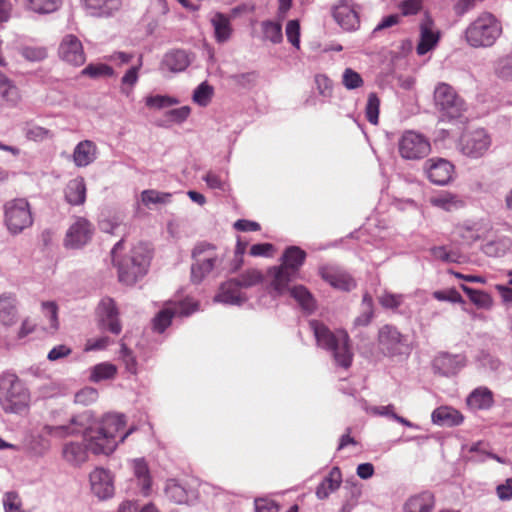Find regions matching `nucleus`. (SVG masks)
Instances as JSON below:
<instances>
[{"label":"nucleus","mask_w":512,"mask_h":512,"mask_svg":"<svg viewBox=\"0 0 512 512\" xmlns=\"http://www.w3.org/2000/svg\"><path fill=\"white\" fill-rule=\"evenodd\" d=\"M126 425V417L120 413H107L95 427L86 430L84 441L87 442L89 451L95 455H110L130 434L134 427H130L123 434Z\"/></svg>","instance_id":"1"},{"label":"nucleus","mask_w":512,"mask_h":512,"mask_svg":"<svg viewBox=\"0 0 512 512\" xmlns=\"http://www.w3.org/2000/svg\"><path fill=\"white\" fill-rule=\"evenodd\" d=\"M123 243L124 241L121 239L114 245L111 256L113 263L118 268L119 281L126 285H133L147 273L151 253L147 244L139 243L130 250L129 254L119 258Z\"/></svg>","instance_id":"2"},{"label":"nucleus","mask_w":512,"mask_h":512,"mask_svg":"<svg viewBox=\"0 0 512 512\" xmlns=\"http://www.w3.org/2000/svg\"><path fill=\"white\" fill-rule=\"evenodd\" d=\"M309 327L317 345L331 354L337 366L348 369L353 361V351L348 333L342 329L333 332L318 320H311Z\"/></svg>","instance_id":"3"},{"label":"nucleus","mask_w":512,"mask_h":512,"mask_svg":"<svg viewBox=\"0 0 512 512\" xmlns=\"http://www.w3.org/2000/svg\"><path fill=\"white\" fill-rule=\"evenodd\" d=\"M502 34V25L490 12H482L465 29L464 39L473 48L492 47Z\"/></svg>","instance_id":"4"},{"label":"nucleus","mask_w":512,"mask_h":512,"mask_svg":"<svg viewBox=\"0 0 512 512\" xmlns=\"http://www.w3.org/2000/svg\"><path fill=\"white\" fill-rule=\"evenodd\" d=\"M30 393L14 373L0 376V406L6 413H20L28 407Z\"/></svg>","instance_id":"5"},{"label":"nucleus","mask_w":512,"mask_h":512,"mask_svg":"<svg viewBox=\"0 0 512 512\" xmlns=\"http://www.w3.org/2000/svg\"><path fill=\"white\" fill-rule=\"evenodd\" d=\"M305 257L306 253L302 249L291 246L282 255V265L269 270V275L272 278L271 288L275 295H281L285 291L286 284L293 280Z\"/></svg>","instance_id":"6"},{"label":"nucleus","mask_w":512,"mask_h":512,"mask_svg":"<svg viewBox=\"0 0 512 512\" xmlns=\"http://www.w3.org/2000/svg\"><path fill=\"white\" fill-rule=\"evenodd\" d=\"M192 260L191 281L199 284L221 266L223 257L214 245L200 242L192 250Z\"/></svg>","instance_id":"7"},{"label":"nucleus","mask_w":512,"mask_h":512,"mask_svg":"<svg viewBox=\"0 0 512 512\" xmlns=\"http://www.w3.org/2000/svg\"><path fill=\"white\" fill-rule=\"evenodd\" d=\"M4 223L12 235H18L33 224L29 202L16 198L4 204Z\"/></svg>","instance_id":"8"},{"label":"nucleus","mask_w":512,"mask_h":512,"mask_svg":"<svg viewBox=\"0 0 512 512\" xmlns=\"http://www.w3.org/2000/svg\"><path fill=\"white\" fill-rule=\"evenodd\" d=\"M434 101L442 118L449 120L458 119L466 111L465 101L456 93L452 86L446 83H440L436 86Z\"/></svg>","instance_id":"9"},{"label":"nucleus","mask_w":512,"mask_h":512,"mask_svg":"<svg viewBox=\"0 0 512 512\" xmlns=\"http://www.w3.org/2000/svg\"><path fill=\"white\" fill-rule=\"evenodd\" d=\"M254 284H256V272L251 270L240 275L237 279H231L223 283L214 297V301L229 305H241L247 300L242 289Z\"/></svg>","instance_id":"10"},{"label":"nucleus","mask_w":512,"mask_h":512,"mask_svg":"<svg viewBox=\"0 0 512 512\" xmlns=\"http://www.w3.org/2000/svg\"><path fill=\"white\" fill-rule=\"evenodd\" d=\"M82 431V425L77 417H72L67 425H45L41 433L31 442V450L34 454L43 456L51 449V442L48 437L62 439Z\"/></svg>","instance_id":"11"},{"label":"nucleus","mask_w":512,"mask_h":512,"mask_svg":"<svg viewBox=\"0 0 512 512\" xmlns=\"http://www.w3.org/2000/svg\"><path fill=\"white\" fill-rule=\"evenodd\" d=\"M197 310L198 303L190 298L184 300H170L153 318V329L158 333H163L171 324L172 318L176 316L187 317Z\"/></svg>","instance_id":"12"},{"label":"nucleus","mask_w":512,"mask_h":512,"mask_svg":"<svg viewBox=\"0 0 512 512\" xmlns=\"http://www.w3.org/2000/svg\"><path fill=\"white\" fill-rule=\"evenodd\" d=\"M398 152L405 160H420L431 152V143L422 133L406 130L398 140Z\"/></svg>","instance_id":"13"},{"label":"nucleus","mask_w":512,"mask_h":512,"mask_svg":"<svg viewBox=\"0 0 512 512\" xmlns=\"http://www.w3.org/2000/svg\"><path fill=\"white\" fill-rule=\"evenodd\" d=\"M490 146L491 138L482 128L463 133L459 141L462 154L473 159L484 156Z\"/></svg>","instance_id":"14"},{"label":"nucleus","mask_w":512,"mask_h":512,"mask_svg":"<svg viewBox=\"0 0 512 512\" xmlns=\"http://www.w3.org/2000/svg\"><path fill=\"white\" fill-rule=\"evenodd\" d=\"M253 13V6L251 5H240L234 7L231 10L230 15H226L221 12H216L212 15L210 22L214 30V38L217 43L223 44L230 40L233 34V28L231 26V18H235L241 14Z\"/></svg>","instance_id":"15"},{"label":"nucleus","mask_w":512,"mask_h":512,"mask_svg":"<svg viewBox=\"0 0 512 512\" xmlns=\"http://www.w3.org/2000/svg\"><path fill=\"white\" fill-rule=\"evenodd\" d=\"M361 6L353 0H341L333 8V18L345 31H356L360 27Z\"/></svg>","instance_id":"16"},{"label":"nucleus","mask_w":512,"mask_h":512,"mask_svg":"<svg viewBox=\"0 0 512 512\" xmlns=\"http://www.w3.org/2000/svg\"><path fill=\"white\" fill-rule=\"evenodd\" d=\"M378 345L385 356H396L404 353L405 338L392 325H384L378 332Z\"/></svg>","instance_id":"17"},{"label":"nucleus","mask_w":512,"mask_h":512,"mask_svg":"<svg viewBox=\"0 0 512 512\" xmlns=\"http://www.w3.org/2000/svg\"><path fill=\"white\" fill-rule=\"evenodd\" d=\"M93 225L83 217H76L68 228L64 245L67 248L78 249L85 246L92 238Z\"/></svg>","instance_id":"18"},{"label":"nucleus","mask_w":512,"mask_h":512,"mask_svg":"<svg viewBox=\"0 0 512 512\" xmlns=\"http://www.w3.org/2000/svg\"><path fill=\"white\" fill-rule=\"evenodd\" d=\"M424 171L431 183L444 186L452 180L454 166L444 158H430L424 164Z\"/></svg>","instance_id":"19"},{"label":"nucleus","mask_w":512,"mask_h":512,"mask_svg":"<svg viewBox=\"0 0 512 512\" xmlns=\"http://www.w3.org/2000/svg\"><path fill=\"white\" fill-rule=\"evenodd\" d=\"M100 328L118 335L122 331L119 321V313L116 304L112 298L106 297L101 300L97 308Z\"/></svg>","instance_id":"20"},{"label":"nucleus","mask_w":512,"mask_h":512,"mask_svg":"<svg viewBox=\"0 0 512 512\" xmlns=\"http://www.w3.org/2000/svg\"><path fill=\"white\" fill-rule=\"evenodd\" d=\"M59 57L74 66H81L86 61L83 45L77 36L68 34L62 38L58 49Z\"/></svg>","instance_id":"21"},{"label":"nucleus","mask_w":512,"mask_h":512,"mask_svg":"<svg viewBox=\"0 0 512 512\" xmlns=\"http://www.w3.org/2000/svg\"><path fill=\"white\" fill-rule=\"evenodd\" d=\"M419 32L420 35L419 42L416 46V53L419 56H423L437 46L441 38V32L435 27L433 20L429 16H425L420 22Z\"/></svg>","instance_id":"22"},{"label":"nucleus","mask_w":512,"mask_h":512,"mask_svg":"<svg viewBox=\"0 0 512 512\" xmlns=\"http://www.w3.org/2000/svg\"><path fill=\"white\" fill-rule=\"evenodd\" d=\"M91 490L101 500L114 495V479L112 473L104 468H96L90 473Z\"/></svg>","instance_id":"23"},{"label":"nucleus","mask_w":512,"mask_h":512,"mask_svg":"<svg viewBox=\"0 0 512 512\" xmlns=\"http://www.w3.org/2000/svg\"><path fill=\"white\" fill-rule=\"evenodd\" d=\"M466 365L462 354L439 353L433 360V368L443 376L457 374Z\"/></svg>","instance_id":"24"},{"label":"nucleus","mask_w":512,"mask_h":512,"mask_svg":"<svg viewBox=\"0 0 512 512\" xmlns=\"http://www.w3.org/2000/svg\"><path fill=\"white\" fill-rule=\"evenodd\" d=\"M323 280L332 287L343 291H351L356 287L355 280L343 269L335 266H326L320 269Z\"/></svg>","instance_id":"25"},{"label":"nucleus","mask_w":512,"mask_h":512,"mask_svg":"<svg viewBox=\"0 0 512 512\" xmlns=\"http://www.w3.org/2000/svg\"><path fill=\"white\" fill-rule=\"evenodd\" d=\"M193 60L192 54L183 49H174L167 52L161 62L163 69L179 73L187 69Z\"/></svg>","instance_id":"26"},{"label":"nucleus","mask_w":512,"mask_h":512,"mask_svg":"<svg viewBox=\"0 0 512 512\" xmlns=\"http://www.w3.org/2000/svg\"><path fill=\"white\" fill-rule=\"evenodd\" d=\"M87 13L94 17H110L122 7V0H81Z\"/></svg>","instance_id":"27"},{"label":"nucleus","mask_w":512,"mask_h":512,"mask_svg":"<svg viewBox=\"0 0 512 512\" xmlns=\"http://www.w3.org/2000/svg\"><path fill=\"white\" fill-rule=\"evenodd\" d=\"M435 495L428 490L411 495L403 505L404 512H432L435 507Z\"/></svg>","instance_id":"28"},{"label":"nucleus","mask_w":512,"mask_h":512,"mask_svg":"<svg viewBox=\"0 0 512 512\" xmlns=\"http://www.w3.org/2000/svg\"><path fill=\"white\" fill-rule=\"evenodd\" d=\"M164 493L170 501L176 504L188 503L191 499L196 498L194 490L187 488L176 479H168L166 481Z\"/></svg>","instance_id":"29"},{"label":"nucleus","mask_w":512,"mask_h":512,"mask_svg":"<svg viewBox=\"0 0 512 512\" xmlns=\"http://www.w3.org/2000/svg\"><path fill=\"white\" fill-rule=\"evenodd\" d=\"M89 448L87 442H66L62 447L63 459L73 466H80L88 459Z\"/></svg>","instance_id":"30"},{"label":"nucleus","mask_w":512,"mask_h":512,"mask_svg":"<svg viewBox=\"0 0 512 512\" xmlns=\"http://www.w3.org/2000/svg\"><path fill=\"white\" fill-rule=\"evenodd\" d=\"M97 146L91 140L80 141L73 151V162L77 167H86L97 158Z\"/></svg>","instance_id":"31"},{"label":"nucleus","mask_w":512,"mask_h":512,"mask_svg":"<svg viewBox=\"0 0 512 512\" xmlns=\"http://www.w3.org/2000/svg\"><path fill=\"white\" fill-rule=\"evenodd\" d=\"M433 424L439 426H458L464 421V416L457 409L450 406H440L431 414Z\"/></svg>","instance_id":"32"},{"label":"nucleus","mask_w":512,"mask_h":512,"mask_svg":"<svg viewBox=\"0 0 512 512\" xmlns=\"http://www.w3.org/2000/svg\"><path fill=\"white\" fill-rule=\"evenodd\" d=\"M18 320V307L15 295L3 293L0 295V324L12 326Z\"/></svg>","instance_id":"33"},{"label":"nucleus","mask_w":512,"mask_h":512,"mask_svg":"<svg viewBox=\"0 0 512 512\" xmlns=\"http://www.w3.org/2000/svg\"><path fill=\"white\" fill-rule=\"evenodd\" d=\"M466 404L473 411L488 410L494 404L493 393L487 387H477L468 395Z\"/></svg>","instance_id":"34"},{"label":"nucleus","mask_w":512,"mask_h":512,"mask_svg":"<svg viewBox=\"0 0 512 512\" xmlns=\"http://www.w3.org/2000/svg\"><path fill=\"white\" fill-rule=\"evenodd\" d=\"M65 200L73 206L83 205L86 201V184L83 177L71 179L64 189Z\"/></svg>","instance_id":"35"},{"label":"nucleus","mask_w":512,"mask_h":512,"mask_svg":"<svg viewBox=\"0 0 512 512\" xmlns=\"http://www.w3.org/2000/svg\"><path fill=\"white\" fill-rule=\"evenodd\" d=\"M21 99L18 87L5 74L0 72V103L15 107Z\"/></svg>","instance_id":"36"},{"label":"nucleus","mask_w":512,"mask_h":512,"mask_svg":"<svg viewBox=\"0 0 512 512\" xmlns=\"http://www.w3.org/2000/svg\"><path fill=\"white\" fill-rule=\"evenodd\" d=\"M288 292L290 296L299 304V306L308 313H311L315 309V301L312 294L303 285L289 287V283L286 284L285 291L281 294Z\"/></svg>","instance_id":"37"},{"label":"nucleus","mask_w":512,"mask_h":512,"mask_svg":"<svg viewBox=\"0 0 512 512\" xmlns=\"http://www.w3.org/2000/svg\"><path fill=\"white\" fill-rule=\"evenodd\" d=\"M133 471L140 488V493L144 496H148L151 491L152 481L147 463L144 461V459L133 460Z\"/></svg>","instance_id":"38"},{"label":"nucleus","mask_w":512,"mask_h":512,"mask_svg":"<svg viewBox=\"0 0 512 512\" xmlns=\"http://www.w3.org/2000/svg\"><path fill=\"white\" fill-rule=\"evenodd\" d=\"M461 289L465 292L470 301L478 308L490 309L492 307L493 299L489 293L473 289L464 284L461 285Z\"/></svg>","instance_id":"39"},{"label":"nucleus","mask_w":512,"mask_h":512,"mask_svg":"<svg viewBox=\"0 0 512 512\" xmlns=\"http://www.w3.org/2000/svg\"><path fill=\"white\" fill-rule=\"evenodd\" d=\"M213 95V86L207 81H203L193 91L192 100L200 107H207L211 103Z\"/></svg>","instance_id":"40"},{"label":"nucleus","mask_w":512,"mask_h":512,"mask_svg":"<svg viewBox=\"0 0 512 512\" xmlns=\"http://www.w3.org/2000/svg\"><path fill=\"white\" fill-rule=\"evenodd\" d=\"M142 66V59L139 58V63L130 67L121 79V92L126 96H129L132 92L133 87L136 85L139 79V70Z\"/></svg>","instance_id":"41"},{"label":"nucleus","mask_w":512,"mask_h":512,"mask_svg":"<svg viewBox=\"0 0 512 512\" xmlns=\"http://www.w3.org/2000/svg\"><path fill=\"white\" fill-rule=\"evenodd\" d=\"M116 372L117 368L115 365L103 362L92 367L90 380L92 382H100L102 380L112 379L116 375Z\"/></svg>","instance_id":"42"},{"label":"nucleus","mask_w":512,"mask_h":512,"mask_svg":"<svg viewBox=\"0 0 512 512\" xmlns=\"http://www.w3.org/2000/svg\"><path fill=\"white\" fill-rule=\"evenodd\" d=\"M263 40L273 44L281 43L283 40L282 25L280 22L264 21L262 23Z\"/></svg>","instance_id":"43"},{"label":"nucleus","mask_w":512,"mask_h":512,"mask_svg":"<svg viewBox=\"0 0 512 512\" xmlns=\"http://www.w3.org/2000/svg\"><path fill=\"white\" fill-rule=\"evenodd\" d=\"M27 8L38 14H49L56 11L61 0H26Z\"/></svg>","instance_id":"44"},{"label":"nucleus","mask_w":512,"mask_h":512,"mask_svg":"<svg viewBox=\"0 0 512 512\" xmlns=\"http://www.w3.org/2000/svg\"><path fill=\"white\" fill-rule=\"evenodd\" d=\"M430 203L432 206L443 209L445 211H452L459 207L461 201L458 198L448 192L439 194L437 196L430 198Z\"/></svg>","instance_id":"45"},{"label":"nucleus","mask_w":512,"mask_h":512,"mask_svg":"<svg viewBox=\"0 0 512 512\" xmlns=\"http://www.w3.org/2000/svg\"><path fill=\"white\" fill-rule=\"evenodd\" d=\"M81 75L92 79L112 77L114 76V70L111 66L104 63H90L81 71Z\"/></svg>","instance_id":"46"},{"label":"nucleus","mask_w":512,"mask_h":512,"mask_svg":"<svg viewBox=\"0 0 512 512\" xmlns=\"http://www.w3.org/2000/svg\"><path fill=\"white\" fill-rule=\"evenodd\" d=\"M171 197V193L147 189L141 193V202L147 207L151 204H168L171 201Z\"/></svg>","instance_id":"47"},{"label":"nucleus","mask_w":512,"mask_h":512,"mask_svg":"<svg viewBox=\"0 0 512 512\" xmlns=\"http://www.w3.org/2000/svg\"><path fill=\"white\" fill-rule=\"evenodd\" d=\"M380 99L375 92L368 94L365 116L369 123L376 125L379 121Z\"/></svg>","instance_id":"48"},{"label":"nucleus","mask_w":512,"mask_h":512,"mask_svg":"<svg viewBox=\"0 0 512 512\" xmlns=\"http://www.w3.org/2000/svg\"><path fill=\"white\" fill-rule=\"evenodd\" d=\"M178 103L177 98L168 95H150L145 98V104L150 109H163Z\"/></svg>","instance_id":"49"},{"label":"nucleus","mask_w":512,"mask_h":512,"mask_svg":"<svg viewBox=\"0 0 512 512\" xmlns=\"http://www.w3.org/2000/svg\"><path fill=\"white\" fill-rule=\"evenodd\" d=\"M23 131L28 140L36 142L43 141L44 139L51 137L50 130L29 122L26 123Z\"/></svg>","instance_id":"50"},{"label":"nucleus","mask_w":512,"mask_h":512,"mask_svg":"<svg viewBox=\"0 0 512 512\" xmlns=\"http://www.w3.org/2000/svg\"><path fill=\"white\" fill-rule=\"evenodd\" d=\"M342 84L347 90H355L363 86L362 76L352 68H346L342 74Z\"/></svg>","instance_id":"51"},{"label":"nucleus","mask_w":512,"mask_h":512,"mask_svg":"<svg viewBox=\"0 0 512 512\" xmlns=\"http://www.w3.org/2000/svg\"><path fill=\"white\" fill-rule=\"evenodd\" d=\"M3 506L5 512H24L22 501L16 492H6L3 496Z\"/></svg>","instance_id":"52"},{"label":"nucleus","mask_w":512,"mask_h":512,"mask_svg":"<svg viewBox=\"0 0 512 512\" xmlns=\"http://www.w3.org/2000/svg\"><path fill=\"white\" fill-rule=\"evenodd\" d=\"M98 398V391L93 387H84L75 394V403L89 405Z\"/></svg>","instance_id":"53"},{"label":"nucleus","mask_w":512,"mask_h":512,"mask_svg":"<svg viewBox=\"0 0 512 512\" xmlns=\"http://www.w3.org/2000/svg\"><path fill=\"white\" fill-rule=\"evenodd\" d=\"M42 312L49 319L50 327L56 330L59 326L58 307L55 302L48 301L42 303Z\"/></svg>","instance_id":"54"},{"label":"nucleus","mask_w":512,"mask_h":512,"mask_svg":"<svg viewBox=\"0 0 512 512\" xmlns=\"http://www.w3.org/2000/svg\"><path fill=\"white\" fill-rule=\"evenodd\" d=\"M318 93L324 97L332 96V81L324 74H317L314 78Z\"/></svg>","instance_id":"55"},{"label":"nucleus","mask_w":512,"mask_h":512,"mask_svg":"<svg viewBox=\"0 0 512 512\" xmlns=\"http://www.w3.org/2000/svg\"><path fill=\"white\" fill-rule=\"evenodd\" d=\"M404 300V295L385 292L379 297V303L386 309H397Z\"/></svg>","instance_id":"56"},{"label":"nucleus","mask_w":512,"mask_h":512,"mask_svg":"<svg viewBox=\"0 0 512 512\" xmlns=\"http://www.w3.org/2000/svg\"><path fill=\"white\" fill-rule=\"evenodd\" d=\"M20 53L25 59L33 62L41 61L47 57V51L43 47L26 46L21 49Z\"/></svg>","instance_id":"57"},{"label":"nucleus","mask_w":512,"mask_h":512,"mask_svg":"<svg viewBox=\"0 0 512 512\" xmlns=\"http://www.w3.org/2000/svg\"><path fill=\"white\" fill-rule=\"evenodd\" d=\"M469 452L471 453V456L468 457V460L475 463L484 462L488 458L489 454L485 448V444L480 441L472 444L469 447Z\"/></svg>","instance_id":"58"},{"label":"nucleus","mask_w":512,"mask_h":512,"mask_svg":"<svg viewBox=\"0 0 512 512\" xmlns=\"http://www.w3.org/2000/svg\"><path fill=\"white\" fill-rule=\"evenodd\" d=\"M287 40L296 48L300 47V24L298 20H290L286 25Z\"/></svg>","instance_id":"59"},{"label":"nucleus","mask_w":512,"mask_h":512,"mask_svg":"<svg viewBox=\"0 0 512 512\" xmlns=\"http://www.w3.org/2000/svg\"><path fill=\"white\" fill-rule=\"evenodd\" d=\"M202 179L211 189H218L222 192H227L229 190L228 184L223 181L219 175L212 171L207 172Z\"/></svg>","instance_id":"60"},{"label":"nucleus","mask_w":512,"mask_h":512,"mask_svg":"<svg viewBox=\"0 0 512 512\" xmlns=\"http://www.w3.org/2000/svg\"><path fill=\"white\" fill-rule=\"evenodd\" d=\"M120 357L125 364L126 370L131 374L137 373V361L132 354V351L125 345H121Z\"/></svg>","instance_id":"61"},{"label":"nucleus","mask_w":512,"mask_h":512,"mask_svg":"<svg viewBox=\"0 0 512 512\" xmlns=\"http://www.w3.org/2000/svg\"><path fill=\"white\" fill-rule=\"evenodd\" d=\"M234 83L241 89H250L256 80L254 72L241 73L231 76Z\"/></svg>","instance_id":"62"},{"label":"nucleus","mask_w":512,"mask_h":512,"mask_svg":"<svg viewBox=\"0 0 512 512\" xmlns=\"http://www.w3.org/2000/svg\"><path fill=\"white\" fill-rule=\"evenodd\" d=\"M433 297L439 301H448L451 303H464L461 294L455 290L450 289L448 291H435Z\"/></svg>","instance_id":"63"},{"label":"nucleus","mask_w":512,"mask_h":512,"mask_svg":"<svg viewBox=\"0 0 512 512\" xmlns=\"http://www.w3.org/2000/svg\"><path fill=\"white\" fill-rule=\"evenodd\" d=\"M496 495L501 501L512 499V478H507L503 483L497 485Z\"/></svg>","instance_id":"64"}]
</instances>
